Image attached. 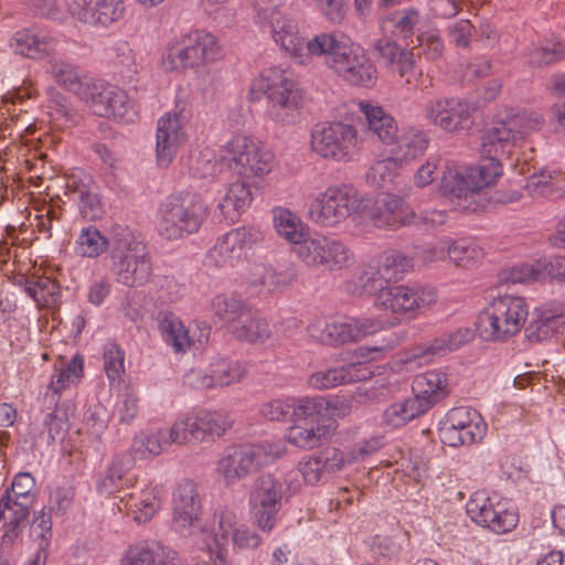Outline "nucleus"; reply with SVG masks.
<instances>
[{
	"label": "nucleus",
	"mask_w": 565,
	"mask_h": 565,
	"mask_svg": "<svg viewBox=\"0 0 565 565\" xmlns=\"http://www.w3.org/2000/svg\"><path fill=\"white\" fill-rule=\"evenodd\" d=\"M542 125L540 115L526 113L495 120L482 137V159L477 166L465 170L447 167L443 172L440 188L444 195L460 211H478L479 192L502 175V160L511 158L519 143Z\"/></svg>",
	"instance_id": "obj_1"
},
{
	"label": "nucleus",
	"mask_w": 565,
	"mask_h": 565,
	"mask_svg": "<svg viewBox=\"0 0 565 565\" xmlns=\"http://www.w3.org/2000/svg\"><path fill=\"white\" fill-rule=\"evenodd\" d=\"M268 28L274 41L301 65L310 64L313 57H323L326 64L331 67L334 53L347 40L338 33L327 32L306 40L299 34L297 24L279 11L271 12Z\"/></svg>",
	"instance_id": "obj_2"
},
{
	"label": "nucleus",
	"mask_w": 565,
	"mask_h": 565,
	"mask_svg": "<svg viewBox=\"0 0 565 565\" xmlns=\"http://www.w3.org/2000/svg\"><path fill=\"white\" fill-rule=\"evenodd\" d=\"M209 214L199 193L179 192L166 198L157 213V232L168 241L198 233Z\"/></svg>",
	"instance_id": "obj_3"
},
{
	"label": "nucleus",
	"mask_w": 565,
	"mask_h": 565,
	"mask_svg": "<svg viewBox=\"0 0 565 565\" xmlns=\"http://www.w3.org/2000/svg\"><path fill=\"white\" fill-rule=\"evenodd\" d=\"M110 270L117 282L127 287L147 284L152 264L146 245L127 227L114 231L110 244Z\"/></svg>",
	"instance_id": "obj_4"
},
{
	"label": "nucleus",
	"mask_w": 565,
	"mask_h": 565,
	"mask_svg": "<svg viewBox=\"0 0 565 565\" xmlns=\"http://www.w3.org/2000/svg\"><path fill=\"white\" fill-rule=\"evenodd\" d=\"M527 315L529 307L524 298L499 296L479 315L477 330L486 341H504L521 331Z\"/></svg>",
	"instance_id": "obj_5"
},
{
	"label": "nucleus",
	"mask_w": 565,
	"mask_h": 565,
	"mask_svg": "<svg viewBox=\"0 0 565 565\" xmlns=\"http://www.w3.org/2000/svg\"><path fill=\"white\" fill-rule=\"evenodd\" d=\"M286 452L282 441H262L225 451L218 461L217 470L227 483H235L250 473L274 463Z\"/></svg>",
	"instance_id": "obj_6"
},
{
	"label": "nucleus",
	"mask_w": 565,
	"mask_h": 565,
	"mask_svg": "<svg viewBox=\"0 0 565 565\" xmlns=\"http://www.w3.org/2000/svg\"><path fill=\"white\" fill-rule=\"evenodd\" d=\"M218 54L216 38L196 30L173 39L162 56L161 65L167 72L196 68L215 61Z\"/></svg>",
	"instance_id": "obj_7"
},
{
	"label": "nucleus",
	"mask_w": 565,
	"mask_h": 565,
	"mask_svg": "<svg viewBox=\"0 0 565 565\" xmlns=\"http://www.w3.org/2000/svg\"><path fill=\"white\" fill-rule=\"evenodd\" d=\"M361 203L362 200L353 186L332 185L311 200L307 217L319 227L334 228L359 212Z\"/></svg>",
	"instance_id": "obj_8"
},
{
	"label": "nucleus",
	"mask_w": 565,
	"mask_h": 565,
	"mask_svg": "<svg viewBox=\"0 0 565 565\" xmlns=\"http://www.w3.org/2000/svg\"><path fill=\"white\" fill-rule=\"evenodd\" d=\"M382 320L372 318L337 317L316 319L307 328L309 337L322 344L337 347L356 342L383 328Z\"/></svg>",
	"instance_id": "obj_9"
},
{
	"label": "nucleus",
	"mask_w": 565,
	"mask_h": 565,
	"mask_svg": "<svg viewBox=\"0 0 565 565\" xmlns=\"http://www.w3.org/2000/svg\"><path fill=\"white\" fill-rule=\"evenodd\" d=\"M252 90L267 96L269 110L278 120L295 111L302 98L297 83L279 67L264 70L253 82Z\"/></svg>",
	"instance_id": "obj_10"
},
{
	"label": "nucleus",
	"mask_w": 565,
	"mask_h": 565,
	"mask_svg": "<svg viewBox=\"0 0 565 565\" xmlns=\"http://www.w3.org/2000/svg\"><path fill=\"white\" fill-rule=\"evenodd\" d=\"M285 493L284 484L271 473H263L253 481L248 494L249 513L262 532L270 533L277 525Z\"/></svg>",
	"instance_id": "obj_11"
},
{
	"label": "nucleus",
	"mask_w": 565,
	"mask_h": 565,
	"mask_svg": "<svg viewBox=\"0 0 565 565\" xmlns=\"http://www.w3.org/2000/svg\"><path fill=\"white\" fill-rule=\"evenodd\" d=\"M226 167L243 178L262 177L270 172L274 156L246 136H235L221 149Z\"/></svg>",
	"instance_id": "obj_12"
},
{
	"label": "nucleus",
	"mask_w": 565,
	"mask_h": 565,
	"mask_svg": "<svg viewBox=\"0 0 565 565\" xmlns=\"http://www.w3.org/2000/svg\"><path fill=\"white\" fill-rule=\"evenodd\" d=\"M466 511L472 522L495 534L512 531L519 522V515L509 501L495 493L475 492L466 504Z\"/></svg>",
	"instance_id": "obj_13"
},
{
	"label": "nucleus",
	"mask_w": 565,
	"mask_h": 565,
	"mask_svg": "<svg viewBox=\"0 0 565 565\" xmlns=\"http://www.w3.org/2000/svg\"><path fill=\"white\" fill-rule=\"evenodd\" d=\"M356 129L342 121L323 122L311 132V147L319 156L335 161H348L358 149Z\"/></svg>",
	"instance_id": "obj_14"
},
{
	"label": "nucleus",
	"mask_w": 565,
	"mask_h": 565,
	"mask_svg": "<svg viewBox=\"0 0 565 565\" xmlns=\"http://www.w3.org/2000/svg\"><path fill=\"white\" fill-rule=\"evenodd\" d=\"M292 249L308 267H323L329 270L342 269L353 256L342 241L326 235L309 236L301 246Z\"/></svg>",
	"instance_id": "obj_15"
},
{
	"label": "nucleus",
	"mask_w": 565,
	"mask_h": 565,
	"mask_svg": "<svg viewBox=\"0 0 565 565\" xmlns=\"http://www.w3.org/2000/svg\"><path fill=\"white\" fill-rule=\"evenodd\" d=\"M260 239L262 233L253 227L234 228L216 239L206 253L205 265L215 268L233 267Z\"/></svg>",
	"instance_id": "obj_16"
},
{
	"label": "nucleus",
	"mask_w": 565,
	"mask_h": 565,
	"mask_svg": "<svg viewBox=\"0 0 565 565\" xmlns=\"http://www.w3.org/2000/svg\"><path fill=\"white\" fill-rule=\"evenodd\" d=\"M436 301V292L430 287L419 285L386 286L380 284L375 306L396 313H417Z\"/></svg>",
	"instance_id": "obj_17"
},
{
	"label": "nucleus",
	"mask_w": 565,
	"mask_h": 565,
	"mask_svg": "<svg viewBox=\"0 0 565 565\" xmlns=\"http://www.w3.org/2000/svg\"><path fill=\"white\" fill-rule=\"evenodd\" d=\"M439 431L444 444L450 447L469 446L483 439L487 424L476 409L455 407Z\"/></svg>",
	"instance_id": "obj_18"
},
{
	"label": "nucleus",
	"mask_w": 565,
	"mask_h": 565,
	"mask_svg": "<svg viewBox=\"0 0 565 565\" xmlns=\"http://www.w3.org/2000/svg\"><path fill=\"white\" fill-rule=\"evenodd\" d=\"M423 115L447 132L467 131L472 126L471 107L467 100L458 97L431 98L424 105Z\"/></svg>",
	"instance_id": "obj_19"
},
{
	"label": "nucleus",
	"mask_w": 565,
	"mask_h": 565,
	"mask_svg": "<svg viewBox=\"0 0 565 565\" xmlns=\"http://www.w3.org/2000/svg\"><path fill=\"white\" fill-rule=\"evenodd\" d=\"M334 55L331 68L343 79L364 87L375 84L376 68L362 47L347 39Z\"/></svg>",
	"instance_id": "obj_20"
},
{
	"label": "nucleus",
	"mask_w": 565,
	"mask_h": 565,
	"mask_svg": "<svg viewBox=\"0 0 565 565\" xmlns=\"http://www.w3.org/2000/svg\"><path fill=\"white\" fill-rule=\"evenodd\" d=\"M201 499L196 484L192 480L181 481L172 500V524L181 535L188 536L202 529Z\"/></svg>",
	"instance_id": "obj_21"
},
{
	"label": "nucleus",
	"mask_w": 565,
	"mask_h": 565,
	"mask_svg": "<svg viewBox=\"0 0 565 565\" xmlns=\"http://www.w3.org/2000/svg\"><path fill=\"white\" fill-rule=\"evenodd\" d=\"M215 519L217 529L209 536V542L217 550L223 552L230 542L239 550H254L262 544L260 535L247 525L241 524L235 511L220 509L215 513Z\"/></svg>",
	"instance_id": "obj_22"
},
{
	"label": "nucleus",
	"mask_w": 565,
	"mask_h": 565,
	"mask_svg": "<svg viewBox=\"0 0 565 565\" xmlns=\"http://www.w3.org/2000/svg\"><path fill=\"white\" fill-rule=\"evenodd\" d=\"M476 335L472 328H459L454 332L444 333L430 342L422 343L407 353L403 362L407 364L423 365L435 361L461 347L470 343Z\"/></svg>",
	"instance_id": "obj_23"
},
{
	"label": "nucleus",
	"mask_w": 565,
	"mask_h": 565,
	"mask_svg": "<svg viewBox=\"0 0 565 565\" xmlns=\"http://www.w3.org/2000/svg\"><path fill=\"white\" fill-rule=\"evenodd\" d=\"M67 6L75 19L95 28H109L126 13L122 0H70Z\"/></svg>",
	"instance_id": "obj_24"
},
{
	"label": "nucleus",
	"mask_w": 565,
	"mask_h": 565,
	"mask_svg": "<svg viewBox=\"0 0 565 565\" xmlns=\"http://www.w3.org/2000/svg\"><path fill=\"white\" fill-rule=\"evenodd\" d=\"M246 370L237 361L218 360L207 370H190L184 375V384L194 390H214L238 383Z\"/></svg>",
	"instance_id": "obj_25"
},
{
	"label": "nucleus",
	"mask_w": 565,
	"mask_h": 565,
	"mask_svg": "<svg viewBox=\"0 0 565 565\" xmlns=\"http://www.w3.org/2000/svg\"><path fill=\"white\" fill-rule=\"evenodd\" d=\"M414 49L401 47L395 41L382 38L374 43V51L390 72L397 74L408 86H416L423 73L417 67Z\"/></svg>",
	"instance_id": "obj_26"
},
{
	"label": "nucleus",
	"mask_w": 565,
	"mask_h": 565,
	"mask_svg": "<svg viewBox=\"0 0 565 565\" xmlns=\"http://www.w3.org/2000/svg\"><path fill=\"white\" fill-rule=\"evenodd\" d=\"M57 44V39L47 30L30 26L15 31L8 41L9 49L22 57L42 61L50 57Z\"/></svg>",
	"instance_id": "obj_27"
},
{
	"label": "nucleus",
	"mask_w": 565,
	"mask_h": 565,
	"mask_svg": "<svg viewBox=\"0 0 565 565\" xmlns=\"http://www.w3.org/2000/svg\"><path fill=\"white\" fill-rule=\"evenodd\" d=\"M186 117L182 113L166 114L158 121L157 162L167 168L175 157L178 148L185 141L184 124Z\"/></svg>",
	"instance_id": "obj_28"
},
{
	"label": "nucleus",
	"mask_w": 565,
	"mask_h": 565,
	"mask_svg": "<svg viewBox=\"0 0 565 565\" xmlns=\"http://www.w3.org/2000/svg\"><path fill=\"white\" fill-rule=\"evenodd\" d=\"M531 342H543L555 338L565 347V312L558 302L547 303L537 310L536 318L526 329Z\"/></svg>",
	"instance_id": "obj_29"
},
{
	"label": "nucleus",
	"mask_w": 565,
	"mask_h": 565,
	"mask_svg": "<svg viewBox=\"0 0 565 565\" xmlns=\"http://www.w3.org/2000/svg\"><path fill=\"white\" fill-rule=\"evenodd\" d=\"M371 217L379 228H398L411 224L415 218V213L409 210L401 196L382 193L374 202Z\"/></svg>",
	"instance_id": "obj_30"
},
{
	"label": "nucleus",
	"mask_w": 565,
	"mask_h": 565,
	"mask_svg": "<svg viewBox=\"0 0 565 565\" xmlns=\"http://www.w3.org/2000/svg\"><path fill=\"white\" fill-rule=\"evenodd\" d=\"M371 371L364 363H349L345 365L319 370L308 377V385L313 390H330L339 385L367 380Z\"/></svg>",
	"instance_id": "obj_31"
},
{
	"label": "nucleus",
	"mask_w": 565,
	"mask_h": 565,
	"mask_svg": "<svg viewBox=\"0 0 565 565\" xmlns=\"http://www.w3.org/2000/svg\"><path fill=\"white\" fill-rule=\"evenodd\" d=\"M31 504L14 500L6 492L0 500V531H4L1 548L9 550L21 534V524L30 514Z\"/></svg>",
	"instance_id": "obj_32"
},
{
	"label": "nucleus",
	"mask_w": 565,
	"mask_h": 565,
	"mask_svg": "<svg viewBox=\"0 0 565 565\" xmlns=\"http://www.w3.org/2000/svg\"><path fill=\"white\" fill-rule=\"evenodd\" d=\"M120 503L136 523L145 524L161 509L162 489L157 484L148 483L141 490L124 497Z\"/></svg>",
	"instance_id": "obj_33"
},
{
	"label": "nucleus",
	"mask_w": 565,
	"mask_h": 565,
	"mask_svg": "<svg viewBox=\"0 0 565 565\" xmlns=\"http://www.w3.org/2000/svg\"><path fill=\"white\" fill-rule=\"evenodd\" d=\"M135 460L130 454H119L113 457L109 465L99 472L96 489L100 494H114L126 487H130L136 478L129 476Z\"/></svg>",
	"instance_id": "obj_34"
},
{
	"label": "nucleus",
	"mask_w": 565,
	"mask_h": 565,
	"mask_svg": "<svg viewBox=\"0 0 565 565\" xmlns=\"http://www.w3.org/2000/svg\"><path fill=\"white\" fill-rule=\"evenodd\" d=\"M413 397L418 399L422 408L427 412L448 395L447 374L435 370L417 375L413 382Z\"/></svg>",
	"instance_id": "obj_35"
},
{
	"label": "nucleus",
	"mask_w": 565,
	"mask_h": 565,
	"mask_svg": "<svg viewBox=\"0 0 565 565\" xmlns=\"http://www.w3.org/2000/svg\"><path fill=\"white\" fill-rule=\"evenodd\" d=\"M413 267V257H408L398 250L391 249L382 254L376 268H370V271L364 273L365 276L370 275V277L364 281L362 276L361 281L363 286L366 287L370 281L374 285L376 281L382 280L386 282L390 280H398L404 274L412 270Z\"/></svg>",
	"instance_id": "obj_36"
},
{
	"label": "nucleus",
	"mask_w": 565,
	"mask_h": 565,
	"mask_svg": "<svg viewBox=\"0 0 565 565\" xmlns=\"http://www.w3.org/2000/svg\"><path fill=\"white\" fill-rule=\"evenodd\" d=\"M335 424H292L286 431V440L301 449L311 450L329 443L335 431Z\"/></svg>",
	"instance_id": "obj_37"
},
{
	"label": "nucleus",
	"mask_w": 565,
	"mask_h": 565,
	"mask_svg": "<svg viewBox=\"0 0 565 565\" xmlns=\"http://www.w3.org/2000/svg\"><path fill=\"white\" fill-rule=\"evenodd\" d=\"M122 558L128 565H174V552L157 541H142L130 545Z\"/></svg>",
	"instance_id": "obj_38"
},
{
	"label": "nucleus",
	"mask_w": 565,
	"mask_h": 565,
	"mask_svg": "<svg viewBox=\"0 0 565 565\" xmlns=\"http://www.w3.org/2000/svg\"><path fill=\"white\" fill-rule=\"evenodd\" d=\"M274 227L279 237L292 244L294 247L309 238V226L296 213L285 207L273 210Z\"/></svg>",
	"instance_id": "obj_39"
},
{
	"label": "nucleus",
	"mask_w": 565,
	"mask_h": 565,
	"mask_svg": "<svg viewBox=\"0 0 565 565\" xmlns=\"http://www.w3.org/2000/svg\"><path fill=\"white\" fill-rule=\"evenodd\" d=\"M46 73L63 88L78 96L88 77L77 65L63 57L52 56L46 64Z\"/></svg>",
	"instance_id": "obj_40"
},
{
	"label": "nucleus",
	"mask_w": 565,
	"mask_h": 565,
	"mask_svg": "<svg viewBox=\"0 0 565 565\" xmlns=\"http://www.w3.org/2000/svg\"><path fill=\"white\" fill-rule=\"evenodd\" d=\"M394 142L391 153L403 163L424 154L428 148L429 137L424 130L412 127L397 135Z\"/></svg>",
	"instance_id": "obj_41"
},
{
	"label": "nucleus",
	"mask_w": 565,
	"mask_h": 565,
	"mask_svg": "<svg viewBox=\"0 0 565 565\" xmlns=\"http://www.w3.org/2000/svg\"><path fill=\"white\" fill-rule=\"evenodd\" d=\"M83 364V359L76 355L68 363L55 365L44 398L51 404H57L60 393L82 376Z\"/></svg>",
	"instance_id": "obj_42"
},
{
	"label": "nucleus",
	"mask_w": 565,
	"mask_h": 565,
	"mask_svg": "<svg viewBox=\"0 0 565 565\" xmlns=\"http://www.w3.org/2000/svg\"><path fill=\"white\" fill-rule=\"evenodd\" d=\"M361 110L365 115L367 128L386 145L394 143L398 127L396 120L381 106L361 104Z\"/></svg>",
	"instance_id": "obj_43"
},
{
	"label": "nucleus",
	"mask_w": 565,
	"mask_h": 565,
	"mask_svg": "<svg viewBox=\"0 0 565 565\" xmlns=\"http://www.w3.org/2000/svg\"><path fill=\"white\" fill-rule=\"evenodd\" d=\"M253 201L252 192L245 182L237 181L230 185L225 195L220 201L217 209L224 220L236 222Z\"/></svg>",
	"instance_id": "obj_44"
},
{
	"label": "nucleus",
	"mask_w": 565,
	"mask_h": 565,
	"mask_svg": "<svg viewBox=\"0 0 565 565\" xmlns=\"http://www.w3.org/2000/svg\"><path fill=\"white\" fill-rule=\"evenodd\" d=\"M158 329L164 342L175 352H185L191 347V338L183 322L172 312L158 315Z\"/></svg>",
	"instance_id": "obj_45"
},
{
	"label": "nucleus",
	"mask_w": 565,
	"mask_h": 565,
	"mask_svg": "<svg viewBox=\"0 0 565 565\" xmlns=\"http://www.w3.org/2000/svg\"><path fill=\"white\" fill-rule=\"evenodd\" d=\"M253 308L234 294L217 295L212 300V310L226 326L228 332L241 322Z\"/></svg>",
	"instance_id": "obj_46"
},
{
	"label": "nucleus",
	"mask_w": 565,
	"mask_h": 565,
	"mask_svg": "<svg viewBox=\"0 0 565 565\" xmlns=\"http://www.w3.org/2000/svg\"><path fill=\"white\" fill-rule=\"evenodd\" d=\"M235 339L248 343H263L271 334L268 322L252 309L230 332Z\"/></svg>",
	"instance_id": "obj_47"
},
{
	"label": "nucleus",
	"mask_w": 565,
	"mask_h": 565,
	"mask_svg": "<svg viewBox=\"0 0 565 565\" xmlns=\"http://www.w3.org/2000/svg\"><path fill=\"white\" fill-rule=\"evenodd\" d=\"M562 183L561 172L543 169L527 180L526 190L533 198L558 199L564 194Z\"/></svg>",
	"instance_id": "obj_48"
},
{
	"label": "nucleus",
	"mask_w": 565,
	"mask_h": 565,
	"mask_svg": "<svg viewBox=\"0 0 565 565\" xmlns=\"http://www.w3.org/2000/svg\"><path fill=\"white\" fill-rule=\"evenodd\" d=\"M113 85L88 77L78 93V98L87 104L92 111L98 116H109V98Z\"/></svg>",
	"instance_id": "obj_49"
},
{
	"label": "nucleus",
	"mask_w": 565,
	"mask_h": 565,
	"mask_svg": "<svg viewBox=\"0 0 565 565\" xmlns=\"http://www.w3.org/2000/svg\"><path fill=\"white\" fill-rule=\"evenodd\" d=\"M292 277L276 271L269 265L254 264L249 269L247 278L248 286L257 294L273 292L281 285H287L291 281Z\"/></svg>",
	"instance_id": "obj_50"
},
{
	"label": "nucleus",
	"mask_w": 565,
	"mask_h": 565,
	"mask_svg": "<svg viewBox=\"0 0 565 565\" xmlns=\"http://www.w3.org/2000/svg\"><path fill=\"white\" fill-rule=\"evenodd\" d=\"M291 414L294 424H335L323 414L326 406L322 397H303L291 403Z\"/></svg>",
	"instance_id": "obj_51"
},
{
	"label": "nucleus",
	"mask_w": 565,
	"mask_h": 565,
	"mask_svg": "<svg viewBox=\"0 0 565 565\" xmlns=\"http://www.w3.org/2000/svg\"><path fill=\"white\" fill-rule=\"evenodd\" d=\"M196 428V440L203 441L207 437H221L232 427L233 420L225 413L199 412L193 415Z\"/></svg>",
	"instance_id": "obj_52"
},
{
	"label": "nucleus",
	"mask_w": 565,
	"mask_h": 565,
	"mask_svg": "<svg viewBox=\"0 0 565 565\" xmlns=\"http://www.w3.org/2000/svg\"><path fill=\"white\" fill-rule=\"evenodd\" d=\"M418 399L414 397L390 405L383 413V422L392 427L399 428L417 416L425 414Z\"/></svg>",
	"instance_id": "obj_53"
},
{
	"label": "nucleus",
	"mask_w": 565,
	"mask_h": 565,
	"mask_svg": "<svg viewBox=\"0 0 565 565\" xmlns=\"http://www.w3.org/2000/svg\"><path fill=\"white\" fill-rule=\"evenodd\" d=\"M24 290L38 306L47 307L56 301L60 286L55 280L49 277L33 276L26 279Z\"/></svg>",
	"instance_id": "obj_54"
},
{
	"label": "nucleus",
	"mask_w": 565,
	"mask_h": 565,
	"mask_svg": "<svg viewBox=\"0 0 565 565\" xmlns=\"http://www.w3.org/2000/svg\"><path fill=\"white\" fill-rule=\"evenodd\" d=\"M171 444L167 437L166 428H158L137 436L131 445L136 454L158 456L170 448Z\"/></svg>",
	"instance_id": "obj_55"
},
{
	"label": "nucleus",
	"mask_w": 565,
	"mask_h": 565,
	"mask_svg": "<svg viewBox=\"0 0 565 565\" xmlns=\"http://www.w3.org/2000/svg\"><path fill=\"white\" fill-rule=\"evenodd\" d=\"M108 246V239L93 225L84 227L76 239V252L83 257L96 258L103 254Z\"/></svg>",
	"instance_id": "obj_56"
},
{
	"label": "nucleus",
	"mask_w": 565,
	"mask_h": 565,
	"mask_svg": "<svg viewBox=\"0 0 565 565\" xmlns=\"http://www.w3.org/2000/svg\"><path fill=\"white\" fill-rule=\"evenodd\" d=\"M482 249L471 239L447 241V256L461 267L473 266L481 257Z\"/></svg>",
	"instance_id": "obj_57"
},
{
	"label": "nucleus",
	"mask_w": 565,
	"mask_h": 565,
	"mask_svg": "<svg viewBox=\"0 0 565 565\" xmlns=\"http://www.w3.org/2000/svg\"><path fill=\"white\" fill-rule=\"evenodd\" d=\"M225 166L226 160H222L221 154L216 158L211 150L205 149L191 158L190 171L194 178H214Z\"/></svg>",
	"instance_id": "obj_58"
},
{
	"label": "nucleus",
	"mask_w": 565,
	"mask_h": 565,
	"mask_svg": "<svg viewBox=\"0 0 565 565\" xmlns=\"http://www.w3.org/2000/svg\"><path fill=\"white\" fill-rule=\"evenodd\" d=\"M546 270V264L541 262L535 264H521L502 271L501 280L511 284L536 281L544 277Z\"/></svg>",
	"instance_id": "obj_59"
},
{
	"label": "nucleus",
	"mask_w": 565,
	"mask_h": 565,
	"mask_svg": "<svg viewBox=\"0 0 565 565\" xmlns=\"http://www.w3.org/2000/svg\"><path fill=\"white\" fill-rule=\"evenodd\" d=\"M104 371L111 385L120 382L125 372V352L116 342L104 345Z\"/></svg>",
	"instance_id": "obj_60"
},
{
	"label": "nucleus",
	"mask_w": 565,
	"mask_h": 565,
	"mask_svg": "<svg viewBox=\"0 0 565 565\" xmlns=\"http://www.w3.org/2000/svg\"><path fill=\"white\" fill-rule=\"evenodd\" d=\"M565 57V42L545 41L529 52V63L546 66Z\"/></svg>",
	"instance_id": "obj_61"
},
{
	"label": "nucleus",
	"mask_w": 565,
	"mask_h": 565,
	"mask_svg": "<svg viewBox=\"0 0 565 565\" xmlns=\"http://www.w3.org/2000/svg\"><path fill=\"white\" fill-rule=\"evenodd\" d=\"M92 190H97L95 181L89 173L81 169L73 170L65 178V194L73 200L77 201Z\"/></svg>",
	"instance_id": "obj_62"
},
{
	"label": "nucleus",
	"mask_w": 565,
	"mask_h": 565,
	"mask_svg": "<svg viewBox=\"0 0 565 565\" xmlns=\"http://www.w3.org/2000/svg\"><path fill=\"white\" fill-rule=\"evenodd\" d=\"M55 408L49 412L43 420L44 427L47 429L50 441L61 440L64 438L70 428L68 411L70 407L54 404Z\"/></svg>",
	"instance_id": "obj_63"
},
{
	"label": "nucleus",
	"mask_w": 565,
	"mask_h": 565,
	"mask_svg": "<svg viewBox=\"0 0 565 565\" xmlns=\"http://www.w3.org/2000/svg\"><path fill=\"white\" fill-rule=\"evenodd\" d=\"M109 104L108 117H114V119L125 122L134 120L136 116L135 104L125 90L113 86Z\"/></svg>",
	"instance_id": "obj_64"
}]
</instances>
